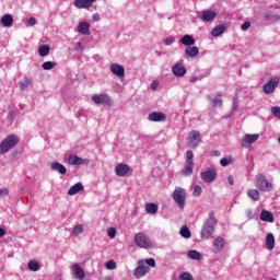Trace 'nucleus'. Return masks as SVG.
Returning a JSON list of instances; mask_svg holds the SVG:
<instances>
[{
	"mask_svg": "<svg viewBox=\"0 0 280 280\" xmlns=\"http://www.w3.org/2000/svg\"><path fill=\"white\" fill-rule=\"evenodd\" d=\"M92 102H94L96 106H100V104H102L103 106H113V100L106 93L94 94L92 96Z\"/></svg>",
	"mask_w": 280,
	"mask_h": 280,
	"instance_id": "obj_6",
	"label": "nucleus"
},
{
	"mask_svg": "<svg viewBox=\"0 0 280 280\" xmlns=\"http://www.w3.org/2000/svg\"><path fill=\"white\" fill-rule=\"evenodd\" d=\"M247 196L252 198L255 202L259 201V190L257 189H249L247 190Z\"/></svg>",
	"mask_w": 280,
	"mask_h": 280,
	"instance_id": "obj_34",
	"label": "nucleus"
},
{
	"mask_svg": "<svg viewBox=\"0 0 280 280\" xmlns=\"http://www.w3.org/2000/svg\"><path fill=\"white\" fill-rule=\"evenodd\" d=\"M174 37H167L165 40H164V44L165 45H172V43H174Z\"/></svg>",
	"mask_w": 280,
	"mask_h": 280,
	"instance_id": "obj_51",
	"label": "nucleus"
},
{
	"mask_svg": "<svg viewBox=\"0 0 280 280\" xmlns=\"http://www.w3.org/2000/svg\"><path fill=\"white\" fill-rule=\"evenodd\" d=\"M9 195H10V190H8V188H0V198H3Z\"/></svg>",
	"mask_w": 280,
	"mask_h": 280,
	"instance_id": "obj_48",
	"label": "nucleus"
},
{
	"mask_svg": "<svg viewBox=\"0 0 280 280\" xmlns=\"http://www.w3.org/2000/svg\"><path fill=\"white\" fill-rule=\"evenodd\" d=\"M260 220L262 222H275V215L268 210H262L260 213Z\"/></svg>",
	"mask_w": 280,
	"mask_h": 280,
	"instance_id": "obj_24",
	"label": "nucleus"
},
{
	"mask_svg": "<svg viewBox=\"0 0 280 280\" xmlns=\"http://www.w3.org/2000/svg\"><path fill=\"white\" fill-rule=\"evenodd\" d=\"M266 246L268 250H275V234L269 233L266 236Z\"/></svg>",
	"mask_w": 280,
	"mask_h": 280,
	"instance_id": "obj_30",
	"label": "nucleus"
},
{
	"mask_svg": "<svg viewBox=\"0 0 280 280\" xmlns=\"http://www.w3.org/2000/svg\"><path fill=\"white\" fill-rule=\"evenodd\" d=\"M148 275V267L144 265H140L135 269V277L137 279H141V277H145Z\"/></svg>",
	"mask_w": 280,
	"mask_h": 280,
	"instance_id": "obj_25",
	"label": "nucleus"
},
{
	"mask_svg": "<svg viewBox=\"0 0 280 280\" xmlns=\"http://www.w3.org/2000/svg\"><path fill=\"white\" fill-rule=\"evenodd\" d=\"M250 213H253V212H249L248 215H250Z\"/></svg>",
	"mask_w": 280,
	"mask_h": 280,
	"instance_id": "obj_61",
	"label": "nucleus"
},
{
	"mask_svg": "<svg viewBox=\"0 0 280 280\" xmlns=\"http://www.w3.org/2000/svg\"><path fill=\"white\" fill-rule=\"evenodd\" d=\"M50 168L52 170V172H58L61 175L67 174V167L61 163L52 162Z\"/></svg>",
	"mask_w": 280,
	"mask_h": 280,
	"instance_id": "obj_21",
	"label": "nucleus"
},
{
	"mask_svg": "<svg viewBox=\"0 0 280 280\" xmlns=\"http://www.w3.org/2000/svg\"><path fill=\"white\" fill-rule=\"evenodd\" d=\"M179 234L186 240H189V237H191V232L189 231V228H187V225L182 226Z\"/></svg>",
	"mask_w": 280,
	"mask_h": 280,
	"instance_id": "obj_37",
	"label": "nucleus"
},
{
	"mask_svg": "<svg viewBox=\"0 0 280 280\" xmlns=\"http://www.w3.org/2000/svg\"><path fill=\"white\" fill-rule=\"evenodd\" d=\"M94 21H100V16L94 15Z\"/></svg>",
	"mask_w": 280,
	"mask_h": 280,
	"instance_id": "obj_57",
	"label": "nucleus"
},
{
	"mask_svg": "<svg viewBox=\"0 0 280 280\" xmlns=\"http://www.w3.org/2000/svg\"><path fill=\"white\" fill-rule=\"evenodd\" d=\"M201 178L205 183H213L218 178V171L215 168H208L205 172H201Z\"/></svg>",
	"mask_w": 280,
	"mask_h": 280,
	"instance_id": "obj_10",
	"label": "nucleus"
},
{
	"mask_svg": "<svg viewBox=\"0 0 280 280\" xmlns=\"http://www.w3.org/2000/svg\"><path fill=\"white\" fill-rule=\"evenodd\" d=\"M34 25H36V19L35 18H30L26 21V27H34Z\"/></svg>",
	"mask_w": 280,
	"mask_h": 280,
	"instance_id": "obj_46",
	"label": "nucleus"
},
{
	"mask_svg": "<svg viewBox=\"0 0 280 280\" xmlns=\"http://www.w3.org/2000/svg\"><path fill=\"white\" fill-rule=\"evenodd\" d=\"M186 162L187 163H194V151L188 150L186 152Z\"/></svg>",
	"mask_w": 280,
	"mask_h": 280,
	"instance_id": "obj_41",
	"label": "nucleus"
},
{
	"mask_svg": "<svg viewBox=\"0 0 280 280\" xmlns=\"http://www.w3.org/2000/svg\"><path fill=\"white\" fill-rule=\"evenodd\" d=\"M115 174L117 176H119L120 178H124L127 175L132 174V168L130 167V165H128L126 163H120V164L116 165Z\"/></svg>",
	"mask_w": 280,
	"mask_h": 280,
	"instance_id": "obj_9",
	"label": "nucleus"
},
{
	"mask_svg": "<svg viewBox=\"0 0 280 280\" xmlns=\"http://www.w3.org/2000/svg\"><path fill=\"white\" fill-rule=\"evenodd\" d=\"M96 0H74L73 5L78 8V10H89V8H93V3Z\"/></svg>",
	"mask_w": 280,
	"mask_h": 280,
	"instance_id": "obj_12",
	"label": "nucleus"
},
{
	"mask_svg": "<svg viewBox=\"0 0 280 280\" xmlns=\"http://www.w3.org/2000/svg\"><path fill=\"white\" fill-rule=\"evenodd\" d=\"M19 136L10 135L0 143V154H8L13 148L19 145Z\"/></svg>",
	"mask_w": 280,
	"mask_h": 280,
	"instance_id": "obj_2",
	"label": "nucleus"
},
{
	"mask_svg": "<svg viewBox=\"0 0 280 280\" xmlns=\"http://www.w3.org/2000/svg\"><path fill=\"white\" fill-rule=\"evenodd\" d=\"M210 156H220V151H217V150L211 151Z\"/></svg>",
	"mask_w": 280,
	"mask_h": 280,
	"instance_id": "obj_53",
	"label": "nucleus"
},
{
	"mask_svg": "<svg viewBox=\"0 0 280 280\" xmlns=\"http://www.w3.org/2000/svg\"><path fill=\"white\" fill-rule=\"evenodd\" d=\"M173 200L179 209H185V202L187 200V190L180 187H176L173 191Z\"/></svg>",
	"mask_w": 280,
	"mask_h": 280,
	"instance_id": "obj_3",
	"label": "nucleus"
},
{
	"mask_svg": "<svg viewBox=\"0 0 280 280\" xmlns=\"http://www.w3.org/2000/svg\"><path fill=\"white\" fill-rule=\"evenodd\" d=\"M136 246L139 248H152V241L143 232L137 233L135 235Z\"/></svg>",
	"mask_w": 280,
	"mask_h": 280,
	"instance_id": "obj_4",
	"label": "nucleus"
},
{
	"mask_svg": "<svg viewBox=\"0 0 280 280\" xmlns=\"http://www.w3.org/2000/svg\"><path fill=\"white\" fill-rule=\"evenodd\" d=\"M149 121H165L167 116L161 112H153L148 116Z\"/></svg>",
	"mask_w": 280,
	"mask_h": 280,
	"instance_id": "obj_14",
	"label": "nucleus"
},
{
	"mask_svg": "<svg viewBox=\"0 0 280 280\" xmlns=\"http://www.w3.org/2000/svg\"><path fill=\"white\" fill-rule=\"evenodd\" d=\"M201 141H202V138L200 137V131L192 130L188 133V145L192 150H196V148L200 145Z\"/></svg>",
	"mask_w": 280,
	"mask_h": 280,
	"instance_id": "obj_7",
	"label": "nucleus"
},
{
	"mask_svg": "<svg viewBox=\"0 0 280 280\" xmlns=\"http://www.w3.org/2000/svg\"><path fill=\"white\" fill-rule=\"evenodd\" d=\"M228 182H229V184L232 185V186L235 185L233 175H230V176L228 177Z\"/></svg>",
	"mask_w": 280,
	"mask_h": 280,
	"instance_id": "obj_52",
	"label": "nucleus"
},
{
	"mask_svg": "<svg viewBox=\"0 0 280 280\" xmlns=\"http://www.w3.org/2000/svg\"><path fill=\"white\" fill-rule=\"evenodd\" d=\"M185 54H186V56H188V58H196V56H198V54H200V50L198 49L197 46H188L185 49Z\"/></svg>",
	"mask_w": 280,
	"mask_h": 280,
	"instance_id": "obj_26",
	"label": "nucleus"
},
{
	"mask_svg": "<svg viewBox=\"0 0 280 280\" xmlns=\"http://www.w3.org/2000/svg\"><path fill=\"white\" fill-rule=\"evenodd\" d=\"M215 16H218V13H215V11H202V21L209 22V21H213V19H215Z\"/></svg>",
	"mask_w": 280,
	"mask_h": 280,
	"instance_id": "obj_29",
	"label": "nucleus"
},
{
	"mask_svg": "<svg viewBox=\"0 0 280 280\" xmlns=\"http://www.w3.org/2000/svg\"><path fill=\"white\" fill-rule=\"evenodd\" d=\"M188 257L189 259H195L197 261H200V259H202V254H200V252L192 249L188 252Z\"/></svg>",
	"mask_w": 280,
	"mask_h": 280,
	"instance_id": "obj_32",
	"label": "nucleus"
},
{
	"mask_svg": "<svg viewBox=\"0 0 280 280\" xmlns=\"http://www.w3.org/2000/svg\"><path fill=\"white\" fill-rule=\"evenodd\" d=\"M54 67H56V62H52V61H45L42 65V68L44 69V71H51V69H54Z\"/></svg>",
	"mask_w": 280,
	"mask_h": 280,
	"instance_id": "obj_39",
	"label": "nucleus"
},
{
	"mask_svg": "<svg viewBox=\"0 0 280 280\" xmlns=\"http://www.w3.org/2000/svg\"><path fill=\"white\" fill-rule=\"evenodd\" d=\"M156 86H159V83H156L155 81H153L152 84H151V89H156Z\"/></svg>",
	"mask_w": 280,
	"mask_h": 280,
	"instance_id": "obj_56",
	"label": "nucleus"
},
{
	"mask_svg": "<svg viewBox=\"0 0 280 280\" xmlns=\"http://www.w3.org/2000/svg\"><path fill=\"white\" fill-rule=\"evenodd\" d=\"M110 71L114 75H117V78H124V75H126V69L119 63H112Z\"/></svg>",
	"mask_w": 280,
	"mask_h": 280,
	"instance_id": "obj_13",
	"label": "nucleus"
},
{
	"mask_svg": "<svg viewBox=\"0 0 280 280\" xmlns=\"http://www.w3.org/2000/svg\"><path fill=\"white\" fill-rule=\"evenodd\" d=\"M217 97H222V93H218V94H217Z\"/></svg>",
	"mask_w": 280,
	"mask_h": 280,
	"instance_id": "obj_58",
	"label": "nucleus"
},
{
	"mask_svg": "<svg viewBox=\"0 0 280 280\" xmlns=\"http://www.w3.org/2000/svg\"><path fill=\"white\" fill-rule=\"evenodd\" d=\"M82 233H84V226L82 224H77L72 230V235L74 237L82 235Z\"/></svg>",
	"mask_w": 280,
	"mask_h": 280,
	"instance_id": "obj_35",
	"label": "nucleus"
},
{
	"mask_svg": "<svg viewBox=\"0 0 280 280\" xmlns=\"http://www.w3.org/2000/svg\"><path fill=\"white\" fill-rule=\"evenodd\" d=\"M173 73L176 75V78H183L185 73H187V69H185V66L183 63H176L173 67Z\"/></svg>",
	"mask_w": 280,
	"mask_h": 280,
	"instance_id": "obj_18",
	"label": "nucleus"
},
{
	"mask_svg": "<svg viewBox=\"0 0 280 280\" xmlns=\"http://www.w3.org/2000/svg\"><path fill=\"white\" fill-rule=\"evenodd\" d=\"M106 268L107 270H115V268H117V262H115V260H109L106 262Z\"/></svg>",
	"mask_w": 280,
	"mask_h": 280,
	"instance_id": "obj_42",
	"label": "nucleus"
},
{
	"mask_svg": "<svg viewBox=\"0 0 280 280\" xmlns=\"http://www.w3.org/2000/svg\"><path fill=\"white\" fill-rule=\"evenodd\" d=\"M180 279L182 280H194V276H191V273H189V272H182Z\"/></svg>",
	"mask_w": 280,
	"mask_h": 280,
	"instance_id": "obj_44",
	"label": "nucleus"
},
{
	"mask_svg": "<svg viewBox=\"0 0 280 280\" xmlns=\"http://www.w3.org/2000/svg\"><path fill=\"white\" fill-rule=\"evenodd\" d=\"M233 158H231V156H228V158H223V159H221L220 160V165L222 166V167H226L228 165H231V163H233Z\"/></svg>",
	"mask_w": 280,
	"mask_h": 280,
	"instance_id": "obj_40",
	"label": "nucleus"
},
{
	"mask_svg": "<svg viewBox=\"0 0 280 280\" xmlns=\"http://www.w3.org/2000/svg\"><path fill=\"white\" fill-rule=\"evenodd\" d=\"M200 194H202V187H200V185H196L194 188V196L198 197Z\"/></svg>",
	"mask_w": 280,
	"mask_h": 280,
	"instance_id": "obj_47",
	"label": "nucleus"
},
{
	"mask_svg": "<svg viewBox=\"0 0 280 280\" xmlns=\"http://www.w3.org/2000/svg\"><path fill=\"white\" fill-rule=\"evenodd\" d=\"M190 82H191L192 84L196 83V82H198V78L191 77V78H190Z\"/></svg>",
	"mask_w": 280,
	"mask_h": 280,
	"instance_id": "obj_55",
	"label": "nucleus"
},
{
	"mask_svg": "<svg viewBox=\"0 0 280 280\" xmlns=\"http://www.w3.org/2000/svg\"><path fill=\"white\" fill-rule=\"evenodd\" d=\"M215 226H218V219H215V212L210 211L208 219L203 223L201 229V240H211L213 233H215Z\"/></svg>",
	"mask_w": 280,
	"mask_h": 280,
	"instance_id": "obj_1",
	"label": "nucleus"
},
{
	"mask_svg": "<svg viewBox=\"0 0 280 280\" xmlns=\"http://www.w3.org/2000/svg\"><path fill=\"white\" fill-rule=\"evenodd\" d=\"M250 213H253V212H249L248 215H250Z\"/></svg>",
	"mask_w": 280,
	"mask_h": 280,
	"instance_id": "obj_60",
	"label": "nucleus"
},
{
	"mask_svg": "<svg viewBox=\"0 0 280 280\" xmlns=\"http://www.w3.org/2000/svg\"><path fill=\"white\" fill-rule=\"evenodd\" d=\"M256 187L259 188L260 191H272V184L266 179V175L258 174L256 175Z\"/></svg>",
	"mask_w": 280,
	"mask_h": 280,
	"instance_id": "obj_5",
	"label": "nucleus"
},
{
	"mask_svg": "<svg viewBox=\"0 0 280 280\" xmlns=\"http://www.w3.org/2000/svg\"><path fill=\"white\" fill-rule=\"evenodd\" d=\"M145 211H147V213L154 215V213L159 212V206L156 203H147Z\"/></svg>",
	"mask_w": 280,
	"mask_h": 280,
	"instance_id": "obj_31",
	"label": "nucleus"
},
{
	"mask_svg": "<svg viewBox=\"0 0 280 280\" xmlns=\"http://www.w3.org/2000/svg\"><path fill=\"white\" fill-rule=\"evenodd\" d=\"M250 28V22L246 21L244 24L241 25V30L246 32V30Z\"/></svg>",
	"mask_w": 280,
	"mask_h": 280,
	"instance_id": "obj_50",
	"label": "nucleus"
},
{
	"mask_svg": "<svg viewBox=\"0 0 280 280\" xmlns=\"http://www.w3.org/2000/svg\"><path fill=\"white\" fill-rule=\"evenodd\" d=\"M78 33L84 36L91 34V24L89 22H80L78 25Z\"/></svg>",
	"mask_w": 280,
	"mask_h": 280,
	"instance_id": "obj_17",
	"label": "nucleus"
},
{
	"mask_svg": "<svg viewBox=\"0 0 280 280\" xmlns=\"http://www.w3.org/2000/svg\"><path fill=\"white\" fill-rule=\"evenodd\" d=\"M225 32L226 25L220 24L212 30L211 35L213 36V38H218L219 36H222V34H224Z\"/></svg>",
	"mask_w": 280,
	"mask_h": 280,
	"instance_id": "obj_19",
	"label": "nucleus"
},
{
	"mask_svg": "<svg viewBox=\"0 0 280 280\" xmlns=\"http://www.w3.org/2000/svg\"><path fill=\"white\" fill-rule=\"evenodd\" d=\"M214 248L220 253L224 246H226V241L222 236H218L213 242Z\"/></svg>",
	"mask_w": 280,
	"mask_h": 280,
	"instance_id": "obj_22",
	"label": "nucleus"
},
{
	"mask_svg": "<svg viewBox=\"0 0 280 280\" xmlns=\"http://www.w3.org/2000/svg\"><path fill=\"white\" fill-rule=\"evenodd\" d=\"M80 191H84V186L82 183H77L68 190L69 196H75V194H80Z\"/></svg>",
	"mask_w": 280,
	"mask_h": 280,
	"instance_id": "obj_23",
	"label": "nucleus"
},
{
	"mask_svg": "<svg viewBox=\"0 0 280 280\" xmlns=\"http://www.w3.org/2000/svg\"><path fill=\"white\" fill-rule=\"evenodd\" d=\"M180 43L186 47H191L192 45H196V39H194V36L191 35H184Z\"/></svg>",
	"mask_w": 280,
	"mask_h": 280,
	"instance_id": "obj_27",
	"label": "nucleus"
},
{
	"mask_svg": "<svg viewBox=\"0 0 280 280\" xmlns=\"http://www.w3.org/2000/svg\"><path fill=\"white\" fill-rule=\"evenodd\" d=\"M280 79L279 77L271 78L264 86L262 91L267 95H272V92L279 86Z\"/></svg>",
	"mask_w": 280,
	"mask_h": 280,
	"instance_id": "obj_8",
	"label": "nucleus"
},
{
	"mask_svg": "<svg viewBox=\"0 0 280 280\" xmlns=\"http://www.w3.org/2000/svg\"><path fill=\"white\" fill-rule=\"evenodd\" d=\"M49 50H50L49 46L42 45L38 48V54L39 56H42V58H45V56H49Z\"/></svg>",
	"mask_w": 280,
	"mask_h": 280,
	"instance_id": "obj_36",
	"label": "nucleus"
},
{
	"mask_svg": "<svg viewBox=\"0 0 280 280\" xmlns=\"http://www.w3.org/2000/svg\"><path fill=\"white\" fill-rule=\"evenodd\" d=\"M27 267L32 272H38V270H40V264L36 260H31Z\"/></svg>",
	"mask_w": 280,
	"mask_h": 280,
	"instance_id": "obj_33",
	"label": "nucleus"
},
{
	"mask_svg": "<svg viewBox=\"0 0 280 280\" xmlns=\"http://www.w3.org/2000/svg\"><path fill=\"white\" fill-rule=\"evenodd\" d=\"M182 174H184V176H191V174H194V162H185Z\"/></svg>",
	"mask_w": 280,
	"mask_h": 280,
	"instance_id": "obj_28",
	"label": "nucleus"
},
{
	"mask_svg": "<svg viewBox=\"0 0 280 280\" xmlns=\"http://www.w3.org/2000/svg\"><path fill=\"white\" fill-rule=\"evenodd\" d=\"M211 104L214 108L218 106H222V98H212Z\"/></svg>",
	"mask_w": 280,
	"mask_h": 280,
	"instance_id": "obj_45",
	"label": "nucleus"
},
{
	"mask_svg": "<svg viewBox=\"0 0 280 280\" xmlns=\"http://www.w3.org/2000/svg\"><path fill=\"white\" fill-rule=\"evenodd\" d=\"M269 280H277L276 278H271V279H269Z\"/></svg>",
	"mask_w": 280,
	"mask_h": 280,
	"instance_id": "obj_59",
	"label": "nucleus"
},
{
	"mask_svg": "<svg viewBox=\"0 0 280 280\" xmlns=\"http://www.w3.org/2000/svg\"><path fill=\"white\" fill-rule=\"evenodd\" d=\"M259 139V133H247L243 137L241 145L243 148H248V145H250L252 143H255V141H257Z\"/></svg>",
	"mask_w": 280,
	"mask_h": 280,
	"instance_id": "obj_11",
	"label": "nucleus"
},
{
	"mask_svg": "<svg viewBox=\"0 0 280 280\" xmlns=\"http://www.w3.org/2000/svg\"><path fill=\"white\" fill-rule=\"evenodd\" d=\"M5 235V230L3 228H0V237H3Z\"/></svg>",
	"mask_w": 280,
	"mask_h": 280,
	"instance_id": "obj_54",
	"label": "nucleus"
},
{
	"mask_svg": "<svg viewBox=\"0 0 280 280\" xmlns=\"http://www.w3.org/2000/svg\"><path fill=\"white\" fill-rule=\"evenodd\" d=\"M108 237H110V240H114L115 235H117V229L115 228H109L108 232H107Z\"/></svg>",
	"mask_w": 280,
	"mask_h": 280,
	"instance_id": "obj_43",
	"label": "nucleus"
},
{
	"mask_svg": "<svg viewBox=\"0 0 280 280\" xmlns=\"http://www.w3.org/2000/svg\"><path fill=\"white\" fill-rule=\"evenodd\" d=\"M145 264L148 266H151V268H154L156 266V261L154 260V258H149L145 260Z\"/></svg>",
	"mask_w": 280,
	"mask_h": 280,
	"instance_id": "obj_49",
	"label": "nucleus"
},
{
	"mask_svg": "<svg viewBox=\"0 0 280 280\" xmlns=\"http://www.w3.org/2000/svg\"><path fill=\"white\" fill-rule=\"evenodd\" d=\"M72 272L75 279L84 280V277H86V275L84 273V269H82L79 264L72 265Z\"/></svg>",
	"mask_w": 280,
	"mask_h": 280,
	"instance_id": "obj_16",
	"label": "nucleus"
},
{
	"mask_svg": "<svg viewBox=\"0 0 280 280\" xmlns=\"http://www.w3.org/2000/svg\"><path fill=\"white\" fill-rule=\"evenodd\" d=\"M32 84V79L25 77L23 81L20 82V89L21 91H25L28 86Z\"/></svg>",
	"mask_w": 280,
	"mask_h": 280,
	"instance_id": "obj_38",
	"label": "nucleus"
},
{
	"mask_svg": "<svg viewBox=\"0 0 280 280\" xmlns=\"http://www.w3.org/2000/svg\"><path fill=\"white\" fill-rule=\"evenodd\" d=\"M0 23L3 27H12L14 25V18L12 14L7 13L0 19Z\"/></svg>",
	"mask_w": 280,
	"mask_h": 280,
	"instance_id": "obj_15",
	"label": "nucleus"
},
{
	"mask_svg": "<svg viewBox=\"0 0 280 280\" xmlns=\"http://www.w3.org/2000/svg\"><path fill=\"white\" fill-rule=\"evenodd\" d=\"M84 162L89 163V160H83L78 155H70L68 158L69 165H82Z\"/></svg>",
	"mask_w": 280,
	"mask_h": 280,
	"instance_id": "obj_20",
	"label": "nucleus"
}]
</instances>
